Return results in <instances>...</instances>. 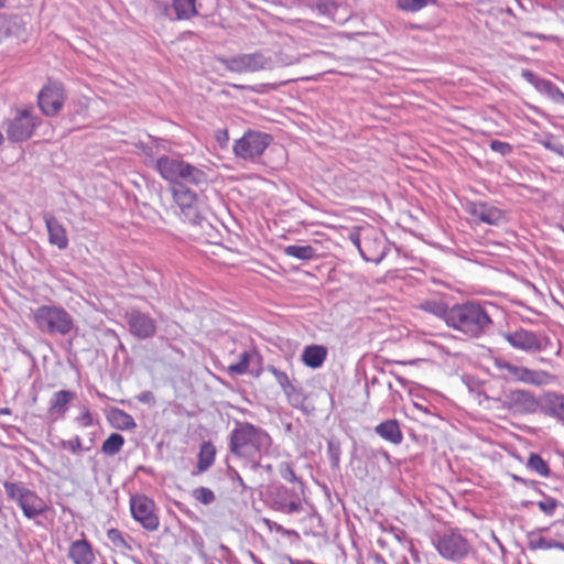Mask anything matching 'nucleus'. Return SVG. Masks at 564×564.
Returning a JSON list of instances; mask_svg holds the SVG:
<instances>
[{
    "label": "nucleus",
    "instance_id": "69168bd1",
    "mask_svg": "<svg viewBox=\"0 0 564 564\" xmlns=\"http://www.w3.org/2000/svg\"><path fill=\"white\" fill-rule=\"evenodd\" d=\"M3 142V135L2 133L0 132V144Z\"/></svg>",
    "mask_w": 564,
    "mask_h": 564
},
{
    "label": "nucleus",
    "instance_id": "de8ad7c7",
    "mask_svg": "<svg viewBox=\"0 0 564 564\" xmlns=\"http://www.w3.org/2000/svg\"><path fill=\"white\" fill-rule=\"evenodd\" d=\"M558 505V501L552 497H544L543 500L538 502L541 511L545 514L552 516Z\"/></svg>",
    "mask_w": 564,
    "mask_h": 564
},
{
    "label": "nucleus",
    "instance_id": "2eb2a0df",
    "mask_svg": "<svg viewBox=\"0 0 564 564\" xmlns=\"http://www.w3.org/2000/svg\"><path fill=\"white\" fill-rule=\"evenodd\" d=\"M154 509L153 500L144 495L132 496L130 499V510L133 519L149 531H154L159 527V518Z\"/></svg>",
    "mask_w": 564,
    "mask_h": 564
},
{
    "label": "nucleus",
    "instance_id": "58836bf2",
    "mask_svg": "<svg viewBox=\"0 0 564 564\" xmlns=\"http://www.w3.org/2000/svg\"><path fill=\"white\" fill-rule=\"evenodd\" d=\"M59 446H61V448L69 451L70 453H73L75 455L80 453L82 451H84L82 438L78 435H76L72 440H61ZM88 449H89V447L85 448V451H88Z\"/></svg>",
    "mask_w": 564,
    "mask_h": 564
},
{
    "label": "nucleus",
    "instance_id": "ddd939ff",
    "mask_svg": "<svg viewBox=\"0 0 564 564\" xmlns=\"http://www.w3.org/2000/svg\"><path fill=\"white\" fill-rule=\"evenodd\" d=\"M503 336L513 348L525 352L543 351L550 345V339L546 336H541L523 328L507 333Z\"/></svg>",
    "mask_w": 564,
    "mask_h": 564
},
{
    "label": "nucleus",
    "instance_id": "4be33fe9",
    "mask_svg": "<svg viewBox=\"0 0 564 564\" xmlns=\"http://www.w3.org/2000/svg\"><path fill=\"white\" fill-rule=\"evenodd\" d=\"M208 183V175L207 173L195 166L189 164L188 162H184L183 167L180 170V176L177 182V186L180 185H194V186H202L206 185Z\"/></svg>",
    "mask_w": 564,
    "mask_h": 564
},
{
    "label": "nucleus",
    "instance_id": "4468645a",
    "mask_svg": "<svg viewBox=\"0 0 564 564\" xmlns=\"http://www.w3.org/2000/svg\"><path fill=\"white\" fill-rule=\"evenodd\" d=\"M65 101L63 85L58 82H50L37 95V105L41 111L53 117L59 112Z\"/></svg>",
    "mask_w": 564,
    "mask_h": 564
},
{
    "label": "nucleus",
    "instance_id": "b1692460",
    "mask_svg": "<svg viewBox=\"0 0 564 564\" xmlns=\"http://www.w3.org/2000/svg\"><path fill=\"white\" fill-rule=\"evenodd\" d=\"M68 556L74 564H93L95 561L91 545L86 539L74 541L70 544Z\"/></svg>",
    "mask_w": 564,
    "mask_h": 564
},
{
    "label": "nucleus",
    "instance_id": "6ab92c4d",
    "mask_svg": "<svg viewBox=\"0 0 564 564\" xmlns=\"http://www.w3.org/2000/svg\"><path fill=\"white\" fill-rule=\"evenodd\" d=\"M466 210L470 216L488 225H498L505 219V212L485 202L468 203Z\"/></svg>",
    "mask_w": 564,
    "mask_h": 564
},
{
    "label": "nucleus",
    "instance_id": "aec40b11",
    "mask_svg": "<svg viewBox=\"0 0 564 564\" xmlns=\"http://www.w3.org/2000/svg\"><path fill=\"white\" fill-rule=\"evenodd\" d=\"M184 160L181 155L162 154L155 160L154 169L162 178L170 183H175L180 176V170L183 167Z\"/></svg>",
    "mask_w": 564,
    "mask_h": 564
},
{
    "label": "nucleus",
    "instance_id": "37998d69",
    "mask_svg": "<svg viewBox=\"0 0 564 564\" xmlns=\"http://www.w3.org/2000/svg\"><path fill=\"white\" fill-rule=\"evenodd\" d=\"M540 143L547 150L564 155V145L556 141L553 134H547L545 139L541 140Z\"/></svg>",
    "mask_w": 564,
    "mask_h": 564
},
{
    "label": "nucleus",
    "instance_id": "c03bdc74",
    "mask_svg": "<svg viewBox=\"0 0 564 564\" xmlns=\"http://www.w3.org/2000/svg\"><path fill=\"white\" fill-rule=\"evenodd\" d=\"M268 369L274 376L276 382L280 384L283 391L293 386L289 379V376L284 371L276 369L274 366H269Z\"/></svg>",
    "mask_w": 564,
    "mask_h": 564
},
{
    "label": "nucleus",
    "instance_id": "39448f33",
    "mask_svg": "<svg viewBox=\"0 0 564 564\" xmlns=\"http://www.w3.org/2000/svg\"><path fill=\"white\" fill-rule=\"evenodd\" d=\"M433 544L443 558L452 562H460L475 554L470 542L458 530L436 534Z\"/></svg>",
    "mask_w": 564,
    "mask_h": 564
},
{
    "label": "nucleus",
    "instance_id": "09e8293b",
    "mask_svg": "<svg viewBox=\"0 0 564 564\" xmlns=\"http://www.w3.org/2000/svg\"><path fill=\"white\" fill-rule=\"evenodd\" d=\"M328 456L330 459V465L333 468H337L339 466L340 460V447L338 444L333 442L328 443Z\"/></svg>",
    "mask_w": 564,
    "mask_h": 564
},
{
    "label": "nucleus",
    "instance_id": "0eeeda50",
    "mask_svg": "<svg viewBox=\"0 0 564 564\" xmlns=\"http://www.w3.org/2000/svg\"><path fill=\"white\" fill-rule=\"evenodd\" d=\"M217 61L232 73H256L272 69L274 62L262 52L241 53L231 57L219 56Z\"/></svg>",
    "mask_w": 564,
    "mask_h": 564
},
{
    "label": "nucleus",
    "instance_id": "f8f14e48",
    "mask_svg": "<svg viewBox=\"0 0 564 564\" xmlns=\"http://www.w3.org/2000/svg\"><path fill=\"white\" fill-rule=\"evenodd\" d=\"M501 406L513 415H528L538 412L540 401L533 392L524 389L510 390L502 399Z\"/></svg>",
    "mask_w": 564,
    "mask_h": 564
},
{
    "label": "nucleus",
    "instance_id": "f704fd0d",
    "mask_svg": "<svg viewBox=\"0 0 564 564\" xmlns=\"http://www.w3.org/2000/svg\"><path fill=\"white\" fill-rule=\"evenodd\" d=\"M538 90L542 94H545L554 102L564 104V94L552 82H550L547 79H543L542 82H539Z\"/></svg>",
    "mask_w": 564,
    "mask_h": 564
},
{
    "label": "nucleus",
    "instance_id": "ea45409f",
    "mask_svg": "<svg viewBox=\"0 0 564 564\" xmlns=\"http://www.w3.org/2000/svg\"><path fill=\"white\" fill-rule=\"evenodd\" d=\"M289 400V403L294 408H301L304 402V397L301 389L294 384L283 391Z\"/></svg>",
    "mask_w": 564,
    "mask_h": 564
},
{
    "label": "nucleus",
    "instance_id": "f3484780",
    "mask_svg": "<svg viewBox=\"0 0 564 564\" xmlns=\"http://www.w3.org/2000/svg\"><path fill=\"white\" fill-rule=\"evenodd\" d=\"M28 21L19 14L0 13V42L8 39L25 40Z\"/></svg>",
    "mask_w": 564,
    "mask_h": 564
},
{
    "label": "nucleus",
    "instance_id": "6e6552de",
    "mask_svg": "<svg viewBox=\"0 0 564 564\" xmlns=\"http://www.w3.org/2000/svg\"><path fill=\"white\" fill-rule=\"evenodd\" d=\"M304 495V486L299 481V486L289 488L283 485L273 486L269 489L268 496L271 507L283 513H297L303 510L302 497Z\"/></svg>",
    "mask_w": 564,
    "mask_h": 564
},
{
    "label": "nucleus",
    "instance_id": "7c9ffc66",
    "mask_svg": "<svg viewBox=\"0 0 564 564\" xmlns=\"http://www.w3.org/2000/svg\"><path fill=\"white\" fill-rule=\"evenodd\" d=\"M419 308L443 318L446 325L448 324L451 307H448L446 303L436 300H426L420 303Z\"/></svg>",
    "mask_w": 564,
    "mask_h": 564
},
{
    "label": "nucleus",
    "instance_id": "423d86ee",
    "mask_svg": "<svg viewBox=\"0 0 564 564\" xmlns=\"http://www.w3.org/2000/svg\"><path fill=\"white\" fill-rule=\"evenodd\" d=\"M3 487L7 497L22 509L28 519H35L45 512V501L23 482L6 481Z\"/></svg>",
    "mask_w": 564,
    "mask_h": 564
},
{
    "label": "nucleus",
    "instance_id": "20e7f679",
    "mask_svg": "<svg viewBox=\"0 0 564 564\" xmlns=\"http://www.w3.org/2000/svg\"><path fill=\"white\" fill-rule=\"evenodd\" d=\"M350 240L368 262L379 263L389 250V242L384 234L371 226L360 228L357 232L351 234Z\"/></svg>",
    "mask_w": 564,
    "mask_h": 564
},
{
    "label": "nucleus",
    "instance_id": "a211bd4d",
    "mask_svg": "<svg viewBox=\"0 0 564 564\" xmlns=\"http://www.w3.org/2000/svg\"><path fill=\"white\" fill-rule=\"evenodd\" d=\"M172 191L174 202L180 207L184 216L194 224H200V221L197 220L198 216L194 207L197 200L196 193L184 185L175 186Z\"/></svg>",
    "mask_w": 564,
    "mask_h": 564
},
{
    "label": "nucleus",
    "instance_id": "338daca9",
    "mask_svg": "<svg viewBox=\"0 0 564 564\" xmlns=\"http://www.w3.org/2000/svg\"><path fill=\"white\" fill-rule=\"evenodd\" d=\"M403 564H409V562L405 557L403 558Z\"/></svg>",
    "mask_w": 564,
    "mask_h": 564
},
{
    "label": "nucleus",
    "instance_id": "7ed1b4c3",
    "mask_svg": "<svg viewBox=\"0 0 564 564\" xmlns=\"http://www.w3.org/2000/svg\"><path fill=\"white\" fill-rule=\"evenodd\" d=\"M35 327L48 336H66L75 328L73 316L61 305L51 303L33 311Z\"/></svg>",
    "mask_w": 564,
    "mask_h": 564
},
{
    "label": "nucleus",
    "instance_id": "4d7b16f0",
    "mask_svg": "<svg viewBox=\"0 0 564 564\" xmlns=\"http://www.w3.org/2000/svg\"><path fill=\"white\" fill-rule=\"evenodd\" d=\"M368 561L372 564H388L379 553L369 554Z\"/></svg>",
    "mask_w": 564,
    "mask_h": 564
},
{
    "label": "nucleus",
    "instance_id": "dca6fc26",
    "mask_svg": "<svg viewBox=\"0 0 564 564\" xmlns=\"http://www.w3.org/2000/svg\"><path fill=\"white\" fill-rule=\"evenodd\" d=\"M124 319L128 324L129 332L138 339L151 338L156 333L154 319L139 310L127 312Z\"/></svg>",
    "mask_w": 564,
    "mask_h": 564
},
{
    "label": "nucleus",
    "instance_id": "0e129e2a",
    "mask_svg": "<svg viewBox=\"0 0 564 564\" xmlns=\"http://www.w3.org/2000/svg\"><path fill=\"white\" fill-rule=\"evenodd\" d=\"M6 3V0H0V8H3Z\"/></svg>",
    "mask_w": 564,
    "mask_h": 564
},
{
    "label": "nucleus",
    "instance_id": "864d4df0",
    "mask_svg": "<svg viewBox=\"0 0 564 564\" xmlns=\"http://www.w3.org/2000/svg\"><path fill=\"white\" fill-rule=\"evenodd\" d=\"M215 138H216L218 144L220 145V148L227 147V144L229 142V134H228L227 129H218L215 132Z\"/></svg>",
    "mask_w": 564,
    "mask_h": 564
},
{
    "label": "nucleus",
    "instance_id": "5701e85b",
    "mask_svg": "<svg viewBox=\"0 0 564 564\" xmlns=\"http://www.w3.org/2000/svg\"><path fill=\"white\" fill-rule=\"evenodd\" d=\"M76 397V393L69 390H59L53 394L50 400L48 414L54 416V420L64 417L67 405Z\"/></svg>",
    "mask_w": 564,
    "mask_h": 564
},
{
    "label": "nucleus",
    "instance_id": "5fc2aeb1",
    "mask_svg": "<svg viewBox=\"0 0 564 564\" xmlns=\"http://www.w3.org/2000/svg\"><path fill=\"white\" fill-rule=\"evenodd\" d=\"M228 474H229V477H230L232 480H235V481H237V482H238V485L242 488V490L250 489V488L246 485V482H245V480L242 479V477L239 475V473H238L235 468H232V467H228Z\"/></svg>",
    "mask_w": 564,
    "mask_h": 564
},
{
    "label": "nucleus",
    "instance_id": "393cba45",
    "mask_svg": "<svg viewBox=\"0 0 564 564\" xmlns=\"http://www.w3.org/2000/svg\"><path fill=\"white\" fill-rule=\"evenodd\" d=\"M375 432L384 441L393 445H400L403 441V434L397 420H386L375 427Z\"/></svg>",
    "mask_w": 564,
    "mask_h": 564
},
{
    "label": "nucleus",
    "instance_id": "603ef678",
    "mask_svg": "<svg viewBox=\"0 0 564 564\" xmlns=\"http://www.w3.org/2000/svg\"><path fill=\"white\" fill-rule=\"evenodd\" d=\"M522 77L530 84H532L536 89L539 87V82H542L543 78H540L530 69L522 70Z\"/></svg>",
    "mask_w": 564,
    "mask_h": 564
},
{
    "label": "nucleus",
    "instance_id": "8fccbe9b",
    "mask_svg": "<svg viewBox=\"0 0 564 564\" xmlns=\"http://www.w3.org/2000/svg\"><path fill=\"white\" fill-rule=\"evenodd\" d=\"M78 424L84 427L93 425V415L88 408H84L83 413L76 417Z\"/></svg>",
    "mask_w": 564,
    "mask_h": 564
},
{
    "label": "nucleus",
    "instance_id": "774afa93",
    "mask_svg": "<svg viewBox=\"0 0 564 564\" xmlns=\"http://www.w3.org/2000/svg\"><path fill=\"white\" fill-rule=\"evenodd\" d=\"M2 413H9V409L2 410Z\"/></svg>",
    "mask_w": 564,
    "mask_h": 564
},
{
    "label": "nucleus",
    "instance_id": "c85d7f7f",
    "mask_svg": "<svg viewBox=\"0 0 564 564\" xmlns=\"http://www.w3.org/2000/svg\"><path fill=\"white\" fill-rule=\"evenodd\" d=\"M172 6L176 20H189L199 14L200 4H197L196 0H173Z\"/></svg>",
    "mask_w": 564,
    "mask_h": 564
},
{
    "label": "nucleus",
    "instance_id": "3c124183",
    "mask_svg": "<svg viewBox=\"0 0 564 564\" xmlns=\"http://www.w3.org/2000/svg\"><path fill=\"white\" fill-rule=\"evenodd\" d=\"M316 7L321 13L330 14L335 8V2L333 0H317Z\"/></svg>",
    "mask_w": 564,
    "mask_h": 564
},
{
    "label": "nucleus",
    "instance_id": "bb28decb",
    "mask_svg": "<svg viewBox=\"0 0 564 564\" xmlns=\"http://www.w3.org/2000/svg\"><path fill=\"white\" fill-rule=\"evenodd\" d=\"M542 410L545 414L564 421V394L547 393Z\"/></svg>",
    "mask_w": 564,
    "mask_h": 564
},
{
    "label": "nucleus",
    "instance_id": "e2e57ef3",
    "mask_svg": "<svg viewBox=\"0 0 564 564\" xmlns=\"http://www.w3.org/2000/svg\"><path fill=\"white\" fill-rule=\"evenodd\" d=\"M557 549L564 551V542H560V546Z\"/></svg>",
    "mask_w": 564,
    "mask_h": 564
},
{
    "label": "nucleus",
    "instance_id": "412c9836",
    "mask_svg": "<svg viewBox=\"0 0 564 564\" xmlns=\"http://www.w3.org/2000/svg\"><path fill=\"white\" fill-rule=\"evenodd\" d=\"M44 221L50 243L56 246L59 250L66 249L68 247L67 234L57 218L51 214H44Z\"/></svg>",
    "mask_w": 564,
    "mask_h": 564
},
{
    "label": "nucleus",
    "instance_id": "bf43d9fd",
    "mask_svg": "<svg viewBox=\"0 0 564 564\" xmlns=\"http://www.w3.org/2000/svg\"><path fill=\"white\" fill-rule=\"evenodd\" d=\"M259 468H263L268 473L272 471V466L270 464L261 465Z\"/></svg>",
    "mask_w": 564,
    "mask_h": 564
},
{
    "label": "nucleus",
    "instance_id": "6e6d98bb",
    "mask_svg": "<svg viewBox=\"0 0 564 564\" xmlns=\"http://www.w3.org/2000/svg\"><path fill=\"white\" fill-rule=\"evenodd\" d=\"M268 527L270 530H275L276 532H280V533H289L281 524L276 523V522H273V521H270V520H265Z\"/></svg>",
    "mask_w": 564,
    "mask_h": 564
},
{
    "label": "nucleus",
    "instance_id": "a878e982",
    "mask_svg": "<svg viewBox=\"0 0 564 564\" xmlns=\"http://www.w3.org/2000/svg\"><path fill=\"white\" fill-rule=\"evenodd\" d=\"M327 357V348L322 345L306 346L301 355L302 362L312 369L323 366Z\"/></svg>",
    "mask_w": 564,
    "mask_h": 564
},
{
    "label": "nucleus",
    "instance_id": "2f4dec72",
    "mask_svg": "<svg viewBox=\"0 0 564 564\" xmlns=\"http://www.w3.org/2000/svg\"><path fill=\"white\" fill-rule=\"evenodd\" d=\"M283 252L288 257L304 261L312 260L317 257L316 249L310 245H290L283 248Z\"/></svg>",
    "mask_w": 564,
    "mask_h": 564
},
{
    "label": "nucleus",
    "instance_id": "f257e3e1",
    "mask_svg": "<svg viewBox=\"0 0 564 564\" xmlns=\"http://www.w3.org/2000/svg\"><path fill=\"white\" fill-rule=\"evenodd\" d=\"M271 446L272 438L265 430L249 422L235 421V427L229 434L228 448L235 457L243 460L250 470L259 469L262 456L269 453Z\"/></svg>",
    "mask_w": 564,
    "mask_h": 564
},
{
    "label": "nucleus",
    "instance_id": "13d9d810",
    "mask_svg": "<svg viewBox=\"0 0 564 564\" xmlns=\"http://www.w3.org/2000/svg\"><path fill=\"white\" fill-rule=\"evenodd\" d=\"M161 150L165 151V150H166V147H165L164 144H162V145H161V144H159V143H158V144L155 145V151L153 152V154H156V155H158V154H160V151H161Z\"/></svg>",
    "mask_w": 564,
    "mask_h": 564
},
{
    "label": "nucleus",
    "instance_id": "72a5a7b5",
    "mask_svg": "<svg viewBox=\"0 0 564 564\" xmlns=\"http://www.w3.org/2000/svg\"><path fill=\"white\" fill-rule=\"evenodd\" d=\"M528 545L530 550H547V549H557L560 546V541L549 540L544 536L539 535L535 532H530L528 534Z\"/></svg>",
    "mask_w": 564,
    "mask_h": 564
},
{
    "label": "nucleus",
    "instance_id": "79ce46f5",
    "mask_svg": "<svg viewBox=\"0 0 564 564\" xmlns=\"http://www.w3.org/2000/svg\"><path fill=\"white\" fill-rule=\"evenodd\" d=\"M194 497L205 506L212 505L216 500L214 491L206 487H199L195 489Z\"/></svg>",
    "mask_w": 564,
    "mask_h": 564
},
{
    "label": "nucleus",
    "instance_id": "1a4fd4ad",
    "mask_svg": "<svg viewBox=\"0 0 564 564\" xmlns=\"http://www.w3.org/2000/svg\"><path fill=\"white\" fill-rule=\"evenodd\" d=\"M40 124L41 118L32 107L18 109L15 116L8 121L6 133L11 142H23L33 135Z\"/></svg>",
    "mask_w": 564,
    "mask_h": 564
},
{
    "label": "nucleus",
    "instance_id": "a19ab883",
    "mask_svg": "<svg viewBox=\"0 0 564 564\" xmlns=\"http://www.w3.org/2000/svg\"><path fill=\"white\" fill-rule=\"evenodd\" d=\"M435 0H399V7L403 10L416 12L429 3H434Z\"/></svg>",
    "mask_w": 564,
    "mask_h": 564
},
{
    "label": "nucleus",
    "instance_id": "c756f323",
    "mask_svg": "<svg viewBox=\"0 0 564 564\" xmlns=\"http://www.w3.org/2000/svg\"><path fill=\"white\" fill-rule=\"evenodd\" d=\"M216 448L212 442H203L199 447L197 471H206L215 460Z\"/></svg>",
    "mask_w": 564,
    "mask_h": 564
},
{
    "label": "nucleus",
    "instance_id": "9d476101",
    "mask_svg": "<svg viewBox=\"0 0 564 564\" xmlns=\"http://www.w3.org/2000/svg\"><path fill=\"white\" fill-rule=\"evenodd\" d=\"M272 137L265 132L248 130L235 141L232 147L237 158L246 161H256L270 145Z\"/></svg>",
    "mask_w": 564,
    "mask_h": 564
},
{
    "label": "nucleus",
    "instance_id": "e433bc0d",
    "mask_svg": "<svg viewBox=\"0 0 564 564\" xmlns=\"http://www.w3.org/2000/svg\"><path fill=\"white\" fill-rule=\"evenodd\" d=\"M253 356H254V354L251 352V351H247V350L243 351L240 355V360L237 364L230 365L228 367L229 373H232V375H243V373H246L247 370H248L250 360H251V358Z\"/></svg>",
    "mask_w": 564,
    "mask_h": 564
},
{
    "label": "nucleus",
    "instance_id": "052dcab7",
    "mask_svg": "<svg viewBox=\"0 0 564 564\" xmlns=\"http://www.w3.org/2000/svg\"><path fill=\"white\" fill-rule=\"evenodd\" d=\"M514 479L519 482L527 484V481L521 477L514 476Z\"/></svg>",
    "mask_w": 564,
    "mask_h": 564
},
{
    "label": "nucleus",
    "instance_id": "680f3d73",
    "mask_svg": "<svg viewBox=\"0 0 564 564\" xmlns=\"http://www.w3.org/2000/svg\"><path fill=\"white\" fill-rule=\"evenodd\" d=\"M150 394H151L150 392L144 393V394L140 398V400H141V401H143V400L148 399V395H150Z\"/></svg>",
    "mask_w": 564,
    "mask_h": 564
},
{
    "label": "nucleus",
    "instance_id": "cd10ccee",
    "mask_svg": "<svg viewBox=\"0 0 564 564\" xmlns=\"http://www.w3.org/2000/svg\"><path fill=\"white\" fill-rule=\"evenodd\" d=\"M108 420L115 429L121 431L133 430L137 426L134 419L129 413L118 408L110 410Z\"/></svg>",
    "mask_w": 564,
    "mask_h": 564
},
{
    "label": "nucleus",
    "instance_id": "a18cd8bd",
    "mask_svg": "<svg viewBox=\"0 0 564 564\" xmlns=\"http://www.w3.org/2000/svg\"><path fill=\"white\" fill-rule=\"evenodd\" d=\"M279 473H280L281 477L284 480H288V481H291V482H297V484H299V481H301L297 478V476L295 475L291 464L288 463V462H283V463L280 464Z\"/></svg>",
    "mask_w": 564,
    "mask_h": 564
},
{
    "label": "nucleus",
    "instance_id": "f03ea898",
    "mask_svg": "<svg viewBox=\"0 0 564 564\" xmlns=\"http://www.w3.org/2000/svg\"><path fill=\"white\" fill-rule=\"evenodd\" d=\"M492 324L485 305L467 301L451 307L447 326L469 338H479L490 330Z\"/></svg>",
    "mask_w": 564,
    "mask_h": 564
},
{
    "label": "nucleus",
    "instance_id": "473e14b6",
    "mask_svg": "<svg viewBox=\"0 0 564 564\" xmlns=\"http://www.w3.org/2000/svg\"><path fill=\"white\" fill-rule=\"evenodd\" d=\"M124 445V438L119 433H111L101 445V452L106 455L113 456L118 454Z\"/></svg>",
    "mask_w": 564,
    "mask_h": 564
},
{
    "label": "nucleus",
    "instance_id": "c9c22d12",
    "mask_svg": "<svg viewBox=\"0 0 564 564\" xmlns=\"http://www.w3.org/2000/svg\"><path fill=\"white\" fill-rule=\"evenodd\" d=\"M527 467L539 474L540 476L547 477L551 474L547 463L536 453H531L527 463Z\"/></svg>",
    "mask_w": 564,
    "mask_h": 564
},
{
    "label": "nucleus",
    "instance_id": "9b49d317",
    "mask_svg": "<svg viewBox=\"0 0 564 564\" xmlns=\"http://www.w3.org/2000/svg\"><path fill=\"white\" fill-rule=\"evenodd\" d=\"M496 367L502 371V377L507 381H519L533 386H545L553 377L544 370H532L523 366H517L506 360H496Z\"/></svg>",
    "mask_w": 564,
    "mask_h": 564
},
{
    "label": "nucleus",
    "instance_id": "4c0bfd02",
    "mask_svg": "<svg viewBox=\"0 0 564 564\" xmlns=\"http://www.w3.org/2000/svg\"><path fill=\"white\" fill-rule=\"evenodd\" d=\"M107 536L112 545L119 551H130L131 545L126 541L122 532L118 529H110L107 532Z\"/></svg>",
    "mask_w": 564,
    "mask_h": 564
},
{
    "label": "nucleus",
    "instance_id": "49530a36",
    "mask_svg": "<svg viewBox=\"0 0 564 564\" xmlns=\"http://www.w3.org/2000/svg\"><path fill=\"white\" fill-rule=\"evenodd\" d=\"M489 147L494 152L499 153L502 156L509 155L513 151V148L510 143L500 140L490 141Z\"/></svg>",
    "mask_w": 564,
    "mask_h": 564
}]
</instances>
